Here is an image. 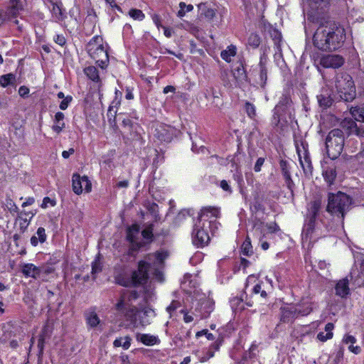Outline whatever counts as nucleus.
<instances>
[{"label": "nucleus", "instance_id": "nucleus-63", "mask_svg": "<svg viewBox=\"0 0 364 364\" xmlns=\"http://www.w3.org/2000/svg\"><path fill=\"white\" fill-rule=\"evenodd\" d=\"M174 91H175V88L171 85H168L164 88V94H167L168 92H173Z\"/></svg>", "mask_w": 364, "mask_h": 364}, {"label": "nucleus", "instance_id": "nucleus-43", "mask_svg": "<svg viewBox=\"0 0 364 364\" xmlns=\"http://www.w3.org/2000/svg\"><path fill=\"white\" fill-rule=\"evenodd\" d=\"M242 252L245 255H248L250 252H252V245L249 240H246L242 243Z\"/></svg>", "mask_w": 364, "mask_h": 364}, {"label": "nucleus", "instance_id": "nucleus-34", "mask_svg": "<svg viewBox=\"0 0 364 364\" xmlns=\"http://www.w3.org/2000/svg\"><path fill=\"white\" fill-rule=\"evenodd\" d=\"M16 82V76L12 73L1 75L0 77V85L6 87L9 85H13Z\"/></svg>", "mask_w": 364, "mask_h": 364}, {"label": "nucleus", "instance_id": "nucleus-29", "mask_svg": "<svg viewBox=\"0 0 364 364\" xmlns=\"http://www.w3.org/2000/svg\"><path fill=\"white\" fill-rule=\"evenodd\" d=\"M84 73L86 76L95 82H100V77L99 72L95 66H88L84 69Z\"/></svg>", "mask_w": 364, "mask_h": 364}, {"label": "nucleus", "instance_id": "nucleus-15", "mask_svg": "<svg viewBox=\"0 0 364 364\" xmlns=\"http://www.w3.org/2000/svg\"><path fill=\"white\" fill-rule=\"evenodd\" d=\"M344 62V58L337 54L323 55L319 58L320 65L326 68H338L343 65Z\"/></svg>", "mask_w": 364, "mask_h": 364}, {"label": "nucleus", "instance_id": "nucleus-19", "mask_svg": "<svg viewBox=\"0 0 364 364\" xmlns=\"http://www.w3.org/2000/svg\"><path fill=\"white\" fill-rule=\"evenodd\" d=\"M297 154L299 163L306 174L311 173L312 170L311 161L309 155L304 147L302 150L297 147Z\"/></svg>", "mask_w": 364, "mask_h": 364}, {"label": "nucleus", "instance_id": "nucleus-11", "mask_svg": "<svg viewBox=\"0 0 364 364\" xmlns=\"http://www.w3.org/2000/svg\"><path fill=\"white\" fill-rule=\"evenodd\" d=\"M220 216V209L216 207H205L203 208L198 216V220L202 223H207L210 228L218 229V223L215 220Z\"/></svg>", "mask_w": 364, "mask_h": 364}, {"label": "nucleus", "instance_id": "nucleus-20", "mask_svg": "<svg viewBox=\"0 0 364 364\" xmlns=\"http://www.w3.org/2000/svg\"><path fill=\"white\" fill-rule=\"evenodd\" d=\"M299 316L309 315L314 309V304L311 299H304L301 301L296 305Z\"/></svg>", "mask_w": 364, "mask_h": 364}, {"label": "nucleus", "instance_id": "nucleus-18", "mask_svg": "<svg viewBox=\"0 0 364 364\" xmlns=\"http://www.w3.org/2000/svg\"><path fill=\"white\" fill-rule=\"evenodd\" d=\"M175 130L173 127L164 124H158L154 129V136L160 141H169L171 140Z\"/></svg>", "mask_w": 364, "mask_h": 364}, {"label": "nucleus", "instance_id": "nucleus-44", "mask_svg": "<svg viewBox=\"0 0 364 364\" xmlns=\"http://www.w3.org/2000/svg\"><path fill=\"white\" fill-rule=\"evenodd\" d=\"M232 74L236 80H241L243 79L245 75V71L242 68H237L236 70L232 71Z\"/></svg>", "mask_w": 364, "mask_h": 364}, {"label": "nucleus", "instance_id": "nucleus-55", "mask_svg": "<svg viewBox=\"0 0 364 364\" xmlns=\"http://www.w3.org/2000/svg\"><path fill=\"white\" fill-rule=\"evenodd\" d=\"M29 93V89L26 86H21L18 89V94L21 97H26Z\"/></svg>", "mask_w": 364, "mask_h": 364}, {"label": "nucleus", "instance_id": "nucleus-52", "mask_svg": "<svg viewBox=\"0 0 364 364\" xmlns=\"http://www.w3.org/2000/svg\"><path fill=\"white\" fill-rule=\"evenodd\" d=\"M264 162V159L263 158H259L255 165L254 170L256 172H259L261 171V168L263 166Z\"/></svg>", "mask_w": 364, "mask_h": 364}, {"label": "nucleus", "instance_id": "nucleus-16", "mask_svg": "<svg viewBox=\"0 0 364 364\" xmlns=\"http://www.w3.org/2000/svg\"><path fill=\"white\" fill-rule=\"evenodd\" d=\"M262 282L258 281V277L255 274L248 276L246 281L245 289L252 294H260L261 297L266 298L267 296V291L262 289Z\"/></svg>", "mask_w": 364, "mask_h": 364}, {"label": "nucleus", "instance_id": "nucleus-23", "mask_svg": "<svg viewBox=\"0 0 364 364\" xmlns=\"http://www.w3.org/2000/svg\"><path fill=\"white\" fill-rule=\"evenodd\" d=\"M22 272L26 277L37 278L41 274V269L33 264H24Z\"/></svg>", "mask_w": 364, "mask_h": 364}, {"label": "nucleus", "instance_id": "nucleus-62", "mask_svg": "<svg viewBox=\"0 0 364 364\" xmlns=\"http://www.w3.org/2000/svg\"><path fill=\"white\" fill-rule=\"evenodd\" d=\"M125 97H126V99H127V100H132L134 98V95L132 93V91L129 88H127Z\"/></svg>", "mask_w": 364, "mask_h": 364}, {"label": "nucleus", "instance_id": "nucleus-35", "mask_svg": "<svg viewBox=\"0 0 364 364\" xmlns=\"http://www.w3.org/2000/svg\"><path fill=\"white\" fill-rule=\"evenodd\" d=\"M323 176L325 181L329 184H332L336 178V170L333 167H330L323 171Z\"/></svg>", "mask_w": 364, "mask_h": 364}, {"label": "nucleus", "instance_id": "nucleus-31", "mask_svg": "<svg viewBox=\"0 0 364 364\" xmlns=\"http://www.w3.org/2000/svg\"><path fill=\"white\" fill-rule=\"evenodd\" d=\"M237 48L235 46L230 45L228 48L221 52V58L228 63L232 61V57L236 55Z\"/></svg>", "mask_w": 364, "mask_h": 364}, {"label": "nucleus", "instance_id": "nucleus-2", "mask_svg": "<svg viewBox=\"0 0 364 364\" xmlns=\"http://www.w3.org/2000/svg\"><path fill=\"white\" fill-rule=\"evenodd\" d=\"M138 298V294L135 291L125 290L122 293L121 297L115 304V309L127 321L134 326V327H144L150 324L149 317H154L155 312L153 309L147 308L140 312L134 301Z\"/></svg>", "mask_w": 364, "mask_h": 364}, {"label": "nucleus", "instance_id": "nucleus-54", "mask_svg": "<svg viewBox=\"0 0 364 364\" xmlns=\"http://www.w3.org/2000/svg\"><path fill=\"white\" fill-rule=\"evenodd\" d=\"M348 348L350 352L355 355H358L361 352L360 347L358 346H354V344H349Z\"/></svg>", "mask_w": 364, "mask_h": 364}, {"label": "nucleus", "instance_id": "nucleus-30", "mask_svg": "<svg viewBox=\"0 0 364 364\" xmlns=\"http://www.w3.org/2000/svg\"><path fill=\"white\" fill-rule=\"evenodd\" d=\"M350 112L356 121L364 122V104L351 107Z\"/></svg>", "mask_w": 364, "mask_h": 364}, {"label": "nucleus", "instance_id": "nucleus-60", "mask_svg": "<svg viewBox=\"0 0 364 364\" xmlns=\"http://www.w3.org/2000/svg\"><path fill=\"white\" fill-rule=\"evenodd\" d=\"M35 200L32 197L27 198L26 199V201L23 203L22 206L26 207L28 205H31L34 203Z\"/></svg>", "mask_w": 364, "mask_h": 364}, {"label": "nucleus", "instance_id": "nucleus-22", "mask_svg": "<svg viewBox=\"0 0 364 364\" xmlns=\"http://www.w3.org/2000/svg\"><path fill=\"white\" fill-rule=\"evenodd\" d=\"M267 58L263 55L260 58L259 61V83L262 87H264L266 85L267 80Z\"/></svg>", "mask_w": 364, "mask_h": 364}, {"label": "nucleus", "instance_id": "nucleus-25", "mask_svg": "<svg viewBox=\"0 0 364 364\" xmlns=\"http://www.w3.org/2000/svg\"><path fill=\"white\" fill-rule=\"evenodd\" d=\"M65 115L63 112H58L55 114L54 123L52 129L57 134L60 133L65 128Z\"/></svg>", "mask_w": 364, "mask_h": 364}, {"label": "nucleus", "instance_id": "nucleus-33", "mask_svg": "<svg viewBox=\"0 0 364 364\" xmlns=\"http://www.w3.org/2000/svg\"><path fill=\"white\" fill-rule=\"evenodd\" d=\"M131 341L132 338L129 336L120 337L114 341L113 345L114 347H122L123 349L127 350L131 346Z\"/></svg>", "mask_w": 364, "mask_h": 364}, {"label": "nucleus", "instance_id": "nucleus-28", "mask_svg": "<svg viewBox=\"0 0 364 364\" xmlns=\"http://www.w3.org/2000/svg\"><path fill=\"white\" fill-rule=\"evenodd\" d=\"M51 12L55 21H62L66 15L65 11L62 8L61 4H53Z\"/></svg>", "mask_w": 364, "mask_h": 364}, {"label": "nucleus", "instance_id": "nucleus-24", "mask_svg": "<svg viewBox=\"0 0 364 364\" xmlns=\"http://www.w3.org/2000/svg\"><path fill=\"white\" fill-rule=\"evenodd\" d=\"M336 294L341 296L344 297L349 294L350 289L348 287V280L343 279L339 280L336 285Z\"/></svg>", "mask_w": 364, "mask_h": 364}, {"label": "nucleus", "instance_id": "nucleus-57", "mask_svg": "<svg viewBox=\"0 0 364 364\" xmlns=\"http://www.w3.org/2000/svg\"><path fill=\"white\" fill-rule=\"evenodd\" d=\"M177 306L178 304L173 301L166 308V311L171 315L172 312L177 309Z\"/></svg>", "mask_w": 364, "mask_h": 364}, {"label": "nucleus", "instance_id": "nucleus-40", "mask_svg": "<svg viewBox=\"0 0 364 364\" xmlns=\"http://www.w3.org/2000/svg\"><path fill=\"white\" fill-rule=\"evenodd\" d=\"M129 15L134 20L143 21L145 18L144 14L140 9H132L129 11Z\"/></svg>", "mask_w": 364, "mask_h": 364}, {"label": "nucleus", "instance_id": "nucleus-48", "mask_svg": "<svg viewBox=\"0 0 364 364\" xmlns=\"http://www.w3.org/2000/svg\"><path fill=\"white\" fill-rule=\"evenodd\" d=\"M151 18L158 29L164 27L161 25V19L159 15L154 14L151 16Z\"/></svg>", "mask_w": 364, "mask_h": 364}, {"label": "nucleus", "instance_id": "nucleus-26", "mask_svg": "<svg viewBox=\"0 0 364 364\" xmlns=\"http://www.w3.org/2000/svg\"><path fill=\"white\" fill-rule=\"evenodd\" d=\"M334 329V325L332 323H328L325 326L326 333L320 332L318 333L316 338L321 342H326L330 340L333 336V330Z\"/></svg>", "mask_w": 364, "mask_h": 364}, {"label": "nucleus", "instance_id": "nucleus-38", "mask_svg": "<svg viewBox=\"0 0 364 364\" xmlns=\"http://www.w3.org/2000/svg\"><path fill=\"white\" fill-rule=\"evenodd\" d=\"M318 102L321 107L327 108L332 104L333 100L328 95L321 94L317 96Z\"/></svg>", "mask_w": 364, "mask_h": 364}, {"label": "nucleus", "instance_id": "nucleus-12", "mask_svg": "<svg viewBox=\"0 0 364 364\" xmlns=\"http://www.w3.org/2000/svg\"><path fill=\"white\" fill-rule=\"evenodd\" d=\"M325 5L323 0H303V11L309 19L314 21L316 14L323 12Z\"/></svg>", "mask_w": 364, "mask_h": 364}, {"label": "nucleus", "instance_id": "nucleus-36", "mask_svg": "<svg viewBox=\"0 0 364 364\" xmlns=\"http://www.w3.org/2000/svg\"><path fill=\"white\" fill-rule=\"evenodd\" d=\"M86 321L88 326L90 327H96L100 322V320L94 311L89 312L86 316Z\"/></svg>", "mask_w": 364, "mask_h": 364}, {"label": "nucleus", "instance_id": "nucleus-13", "mask_svg": "<svg viewBox=\"0 0 364 364\" xmlns=\"http://www.w3.org/2000/svg\"><path fill=\"white\" fill-rule=\"evenodd\" d=\"M202 305L204 308V311L203 312H201L200 314H196V313H193V312H189V311H187L186 310H182L181 311V313L183 314V321L184 322L186 323H191L193 321H194V319H198V318H203V317H206L213 309V304L211 301L210 300H205L203 304Z\"/></svg>", "mask_w": 364, "mask_h": 364}, {"label": "nucleus", "instance_id": "nucleus-59", "mask_svg": "<svg viewBox=\"0 0 364 364\" xmlns=\"http://www.w3.org/2000/svg\"><path fill=\"white\" fill-rule=\"evenodd\" d=\"M75 152V150L73 148H70L69 150L68 151H63L62 152V156L64 158V159H68L69 158V156L72 154H73Z\"/></svg>", "mask_w": 364, "mask_h": 364}, {"label": "nucleus", "instance_id": "nucleus-10", "mask_svg": "<svg viewBox=\"0 0 364 364\" xmlns=\"http://www.w3.org/2000/svg\"><path fill=\"white\" fill-rule=\"evenodd\" d=\"M321 200L320 199H316L308 205L307 217L309 218V223L305 224L302 233L306 238L313 232L315 220L321 208Z\"/></svg>", "mask_w": 364, "mask_h": 364}, {"label": "nucleus", "instance_id": "nucleus-58", "mask_svg": "<svg viewBox=\"0 0 364 364\" xmlns=\"http://www.w3.org/2000/svg\"><path fill=\"white\" fill-rule=\"evenodd\" d=\"M162 28L164 30V34L166 37L171 38L172 36L173 30L171 28L166 27V26H164Z\"/></svg>", "mask_w": 364, "mask_h": 364}, {"label": "nucleus", "instance_id": "nucleus-64", "mask_svg": "<svg viewBox=\"0 0 364 364\" xmlns=\"http://www.w3.org/2000/svg\"><path fill=\"white\" fill-rule=\"evenodd\" d=\"M360 272L358 277L363 278L364 277V260L360 264Z\"/></svg>", "mask_w": 364, "mask_h": 364}, {"label": "nucleus", "instance_id": "nucleus-45", "mask_svg": "<svg viewBox=\"0 0 364 364\" xmlns=\"http://www.w3.org/2000/svg\"><path fill=\"white\" fill-rule=\"evenodd\" d=\"M259 38L255 34H252L248 38V43L254 47H257L259 45Z\"/></svg>", "mask_w": 364, "mask_h": 364}, {"label": "nucleus", "instance_id": "nucleus-41", "mask_svg": "<svg viewBox=\"0 0 364 364\" xmlns=\"http://www.w3.org/2000/svg\"><path fill=\"white\" fill-rule=\"evenodd\" d=\"M245 109H246V112H247V115L250 118H254L256 116L255 107L252 104H251L250 102H246L245 103Z\"/></svg>", "mask_w": 364, "mask_h": 364}, {"label": "nucleus", "instance_id": "nucleus-61", "mask_svg": "<svg viewBox=\"0 0 364 364\" xmlns=\"http://www.w3.org/2000/svg\"><path fill=\"white\" fill-rule=\"evenodd\" d=\"M116 186L118 188H127L129 186V181L127 180L121 181L118 182Z\"/></svg>", "mask_w": 364, "mask_h": 364}, {"label": "nucleus", "instance_id": "nucleus-14", "mask_svg": "<svg viewBox=\"0 0 364 364\" xmlns=\"http://www.w3.org/2000/svg\"><path fill=\"white\" fill-rule=\"evenodd\" d=\"M73 189L77 195L82 193V191L90 192L92 189V183L87 176L74 174L73 176Z\"/></svg>", "mask_w": 364, "mask_h": 364}, {"label": "nucleus", "instance_id": "nucleus-9", "mask_svg": "<svg viewBox=\"0 0 364 364\" xmlns=\"http://www.w3.org/2000/svg\"><path fill=\"white\" fill-rule=\"evenodd\" d=\"M208 227L210 228L207 223L199 220L195 225L192 232L193 242L198 247L208 245L210 240V236L206 230Z\"/></svg>", "mask_w": 364, "mask_h": 364}, {"label": "nucleus", "instance_id": "nucleus-49", "mask_svg": "<svg viewBox=\"0 0 364 364\" xmlns=\"http://www.w3.org/2000/svg\"><path fill=\"white\" fill-rule=\"evenodd\" d=\"M220 187L225 191L228 192L229 193H232V188L229 185L228 182L225 180H223L220 183Z\"/></svg>", "mask_w": 364, "mask_h": 364}, {"label": "nucleus", "instance_id": "nucleus-17", "mask_svg": "<svg viewBox=\"0 0 364 364\" xmlns=\"http://www.w3.org/2000/svg\"><path fill=\"white\" fill-rule=\"evenodd\" d=\"M297 306L294 304H287L280 309V321L283 323H292L299 316Z\"/></svg>", "mask_w": 364, "mask_h": 364}, {"label": "nucleus", "instance_id": "nucleus-7", "mask_svg": "<svg viewBox=\"0 0 364 364\" xmlns=\"http://www.w3.org/2000/svg\"><path fill=\"white\" fill-rule=\"evenodd\" d=\"M344 145V136L339 129L331 130L326 139V149L328 156L334 160L341 154Z\"/></svg>", "mask_w": 364, "mask_h": 364}, {"label": "nucleus", "instance_id": "nucleus-53", "mask_svg": "<svg viewBox=\"0 0 364 364\" xmlns=\"http://www.w3.org/2000/svg\"><path fill=\"white\" fill-rule=\"evenodd\" d=\"M54 41L56 43L61 46H64L66 42L65 38L63 35H56L54 37Z\"/></svg>", "mask_w": 364, "mask_h": 364}, {"label": "nucleus", "instance_id": "nucleus-39", "mask_svg": "<svg viewBox=\"0 0 364 364\" xmlns=\"http://www.w3.org/2000/svg\"><path fill=\"white\" fill-rule=\"evenodd\" d=\"M348 124V129L350 133L355 134L360 137H364V127H358L353 121H349Z\"/></svg>", "mask_w": 364, "mask_h": 364}, {"label": "nucleus", "instance_id": "nucleus-32", "mask_svg": "<svg viewBox=\"0 0 364 364\" xmlns=\"http://www.w3.org/2000/svg\"><path fill=\"white\" fill-rule=\"evenodd\" d=\"M10 3L11 6L7 11H1L3 13L4 17L9 18V19H6V21H10L11 17L14 16L16 11L19 9V0H10Z\"/></svg>", "mask_w": 364, "mask_h": 364}, {"label": "nucleus", "instance_id": "nucleus-1", "mask_svg": "<svg viewBox=\"0 0 364 364\" xmlns=\"http://www.w3.org/2000/svg\"><path fill=\"white\" fill-rule=\"evenodd\" d=\"M168 255V251L164 250L149 255L144 260L139 262L138 269L132 273L131 278L125 279L121 276H116L115 279L119 284L124 287L144 285L150 274H152L156 281L162 282L164 276L161 269L164 261Z\"/></svg>", "mask_w": 364, "mask_h": 364}, {"label": "nucleus", "instance_id": "nucleus-27", "mask_svg": "<svg viewBox=\"0 0 364 364\" xmlns=\"http://www.w3.org/2000/svg\"><path fill=\"white\" fill-rule=\"evenodd\" d=\"M47 236L46 230L43 228H38L36 232V235H33L31 238V244L36 247L38 242L43 243L46 240Z\"/></svg>", "mask_w": 364, "mask_h": 364}, {"label": "nucleus", "instance_id": "nucleus-47", "mask_svg": "<svg viewBox=\"0 0 364 364\" xmlns=\"http://www.w3.org/2000/svg\"><path fill=\"white\" fill-rule=\"evenodd\" d=\"M343 341L347 345L354 344L356 343V338L353 336L346 334L344 336Z\"/></svg>", "mask_w": 364, "mask_h": 364}, {"label": "nucleus", "instance_id": "nucleus-5", "mask_svg": "<svg viewBox=\"0 0 364 364\" xmlns=\"http://www.w3.org/2000/svg\"><path fill=\"white\" fill-rule=\"evenodd\" d=\"M152 225L146 227L141 233H140L139 226L136 224L132 225L127 229V238L130 242L131 247L133 250L144 246L146 243L151 242L153 237Z\"/></svg>", "mask_w": 364, "mask_h": 364}, {"label": "nucleus", "instance_id": "nucleus-37", "mask_svg": "<svg viewBox=\"0 0 364 364\" xmlns=\"http://www.w3.org/2000/svg\"><path fill=\"white\" fill-rule=\"evenodd\" d=\"M193 9V6L192 4H186L181 1L179 3V10L177 12V16L183 18L187 13L191 12Z\"/></svg>", "mask_w": 364, "mask_h": 364}, {"label": "nucleus", "instance_id": "nucleus-21", "mask_svg": "<svg viewBox=\"0 0 364 364\" xmlns=\"http://www.w3.org/2000/svg\"><path fill=\"white\" fill-rule=\"evenodd\" d=\"M136 339L137 341H139L144 344L145 346H154L156 344L159 343V339L157 336L149 334V333H136Z\"/></svg>", "mask_w": 364, "mask_h": 364}, {"label": "nucleus", "instance_id": "nucleus-4", "mask_svg": "<svg viewBox=\"0 0 364 364\" xmlns=\"http://www.w3.org/2000/svg\"><path fill=\"white\" fill-rule=\"evenodd\" d=\"M87 52L102 69L107 67L109 63L107 45L104 44L102 37L97 36L90 41L87 45Z\"/></svg>", "mask_w": 364, "mask_h": 364}, {"label": "nucleus", "instance_id": "nucleus-42", "mask_svg": "<svg viewBox=\"0 0 364 364\" xmlns=\"http://www.w3.org/2000/svg\"><path fill=\"white\" fill-rule=\"evenodd\" d=\"M319 322L312 323L311 326H306L303 327V333L304 334H309L313 333L315 330L318 327Z\"/></svg>", "mask_w": 364, "mask_h": 364}, {"label": "nucleus", "instance_id": "nucleus-8", "mask_svg": "<svg viewBox=\"0 0 364 364\" xmlns=\"http://www.w3.org/2000/svg\"><path fill=\"white\" fill-rule=\"evenodd\" d=\"M335 87L341 98L346 101L352 100L355 95V88L352 77L347 74L337 76Z\"/></svg>", "mask_w": 364, "mask_h": 364}, {"label": "nucleus", "instance_id": "nucleus-3", "mask_svg": "<svg viewBox=\"0 0 364 364\" xmlns=\"http://www.w3.org/2000/svg\"><path fill=\"white\" fill-rule=\"evenodd\" d=\"M345 40V30L341 26H320L314 36V43L321 50H336Z\"/></svg>", "mask_w": 364, "mask_h": 364}, {"label": "nucleus", "instance_id": "nucleus-56", "mask_svg": "<svg viewBox=\"0 0 364 364\" xmlns=\"http://www.w3.org/2000/svg\"><path fill=\"white\" fill-rule=\"evenodd\" d=\"M101 270V265L99 261L95 260L92 263V272L93 274L97 273Z\"/></svg>", "mask_w": 364, "mask_h": 364}, {"label": "nucleus", "instance_id": "nucleus-50", "mask_svg": "<svg viewBox=\"0 0 364 364\" xmlns=\"http://www.w3.org/2000/svg\"><path fill=\"white\" fill-rule=\"evenodd\" d=\"M266 228L269 232L272 233L279 230V226L276 223H270L266 225Z\"/></svg>", "mask_w": 364, "mask_h": 364}, {"label": "nucleus", "instance_id": "nucleus-51", "mask_svg": "<svg viewBox=\"0 0 364 364\" xmlns=\"http://www.w3.org/2000/svg\"><path fill=\"white\" fill-rule=\"evenodd\" d=\"M71 99L72 98L70 97H67L64 98L60 104V109H62V110L66 109L68 107L70 102L71 101Z\"/></svg>", "mask_w": 364, "mask_h": 364}, {"label": "nucleus", "instance_id": "nucleus-46", "mask_svg": "<svg viewBox=\"0 0 364 364\" xmlns=\"http://www.w3.org/2000/svg\"><path fill=\"white\" fill-rule=\"evenodd\" d=\"M48 205L53 207L55 205V202L49 197H45L43 200L41 208H46Z\"/></svg>", "mask_w": 364, "mask_h": 364}, {"label": "nucleus", "instance_id": "nucleus-6", "mask_svg": "<svg viewBox=\"0 0 364 364\" xmlns=\"http://www.w3.org/2000/svg\"><path fill=\"white\" fill-rule=\"evenodd\" d=\"M351 204L350 198L346 193L338 192L336 194L331 193L328 196L327 211L331 215L343 218Z\"/></svg>", "mask_w": 364, "mask_h": 364}]
</instances>
